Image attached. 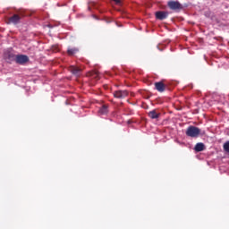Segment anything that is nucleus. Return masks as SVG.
I'll use <instances>...</instances> for the list:
<instances>
[{"label":"nucleus","mask_w":229,"mask_h":229,"mask_svg":"<svg viewBox=\"0 0 229 229\" xmlns=\"http://www.w3.org/2000/svg\"><path fill=\"white\" fill-rule=\"evenodd\" d=\"M167 6L170 8V10H174V12L183 10V5H182V4H180L178 1H169L167 3Z\"/></svg>","instance_id":"2"},{"label":"nucleus","mask_w":229,"mask_h":229,"mask_svg":"<svg viewBox=\"0 0 229 229\" xmlns=\"http://www.w3.org/2000/svg\"><path fill=\"white\" fill-rule=\"evenodd\" d=\"M194 150L197 151V153H199L200 151H204L205 150V144L197 143L194 147Z\"/></svg>","instance_id":"12"},{"label":"nucleus","mask_w":229,"mask_h":229,"mask_svg":"<svg viewBox=\"0 0 229 229\" xmlns=\"http://www.w3.org/2000/svg\"><path fill=\"white\" fill-rule=\"evenodd\" d=\"M15 62L20 65H24V64H28V62H30V57H28V55H17Z\"/></svg>","instance_id":"3"},{"label":"nucleus","mask_w":229,"mask_h":229,"mask_svg":"<svg viewBox=\"0 0 229 229\" xmlns=\"http://www.w3.org/2000/svg\"><path fill=\"white\" fill-rule=\"evenodd\" d=\"M70 72L73 74L74 76H81V68H79L78 66H71L69 69Z\"/></svg>","instance_id":"8"},{"label":"nucleus","mask_w":229,"mask_h":229,"mask_svg":"<svg viewBox=\"0 0 229 229\" xmlns=\"http://www.w3.org/2000/svg\"><path fill=\"white\" fill-rule=\"evenodd\" d=\"M17 58V55H15V54L12 53V52H5L4 53V59L7 62H15Z\"/></svg>","instance_id":"7"},{"label":"nucleus","mask_w":229,"mask_h":229,"mask_svg":"<svg viewBox=\"0 0 229 229\" xmlns=\"http://www.w3.org/2000/svg\"><path fill=\"white\" fill-rule=\"evenodd\" d=\"M169 15V13L165 11H158L156 13V19H158L159 21H164V19H167Z\"/></svg>","instance_id":"6"},{"label":"nucleus","mask_w":229,"mask_h":229,"mask_svg":"<svg viewBox=\"0 0 229 229\" xmlns=\"http://www.w3.org/2000/svg\"><path fill=\"white\" fill-rule=\"evenodd\" d=\"M155 89L157 92H165V84L163 81L155 82Z\"/></svg>","instance_id":"9"},{"label":"nucleus","mask_w":229,"mask_h":229,"mask_svg":"<svg viewBox=\"0 0 229 229\" xmlns=\"http://www.w3.org/2000/svg\"><path fill=\"white\" fill-rule=\"evenodd\" d=\"M89 75L91 76V78H93V80H99V72H96V71H93L89 73Z\"/></svg>","instance_id":"14"},{"label":"nucleus","mask_w":229,"mask_h":229,"mask_svg":"<svg viewBox=\"0 0 229 229\" xmlns=\"http://www.w3.org/2000/svg\"><path fill=\"white\" fill-rule=\"evenodd\" d=\"M148 117H150V119H158V117H160V113H157V110L154 109L148 112Z\"/></svg>","instance_id":"11"},{"label":"nucleus","mask_w":229,"mask_h":229,"mask_svg":"<svg viewBox=\"0 0 229 229\" xmlns=\"http://www.w3.org/2000/svg\"><path fill=\"white\" fill-rule=\"evenodd\" d=\"M78 51H79V49L77 47L68 48L67 54L69 55V56H72V55H76V53H78Z\"/></svg>","instance_id":"13"},{"label":"nucleus","mask_w":229,"mask_h":229,"mask_svg":"<svg viewBox=\"0 0 229 229\" xmlns=\"http://www.w3.org/2000/svg\"><path fill=\"white\" fill-rule=\"evenodd\" d=\"M128 96V90H117L114 92V97L117 99H124V98H127Z\"/></svg>","instance_id":"4"},{"label":"nucleus","mask_w":229,"mask_h":229,"mask_svg":"<svg viewBox=\"0 0 229 229\" xmlns=\"http://www.w3.org/2000/svg\"><path fill=\"white\" fill-rule=\"evenodd\" d=\"M200 133L201 130L194 125L189 126L186 130L187 137H191V139H197V137H199Z\"/></svg>","instance_id":"1"},{"label":"nucleus","mask_w":229,"mask_h":229,"mask_svg":"<svg viewBox=\"0 0 229 229\" xmlns=\"http://www.w3.org/2000/svg\"><path fill=\"white\" fill-rule=\"evenodd\" d=\"M114 3H115V4H117L118 6H121V4H123V3H122V0H113Z\"/></svg>","instance_id":"16"},{"label":"nucleus","mask_w":229,"mask_h":229,"mask_svg":"<svg viewBox=\"0 0 229 229\" xmlns=\"http://www.w3.org/2000/svg\"><path fill=\"white\" fill-rule=\"evenodd\" d=\"M224 151H225V153H229V141H226L225 143H224Z\"/></svg>","instance_id":"15"},{"label":"nucleus","mask_w":229,"mask_h":229,"mask_svg":"<svg viewBox=\"0 0 229 229\" xmlns=\"http://www.w3.org/2000/svg\"><path fill=\"white\" fill-rule=\"evenodd\" d=\"M21 18L22 14H13L12 17L9 18V24H19Z\"/></svg>","instance_id":"5"},{"label":"nucleus","mask_w":229,"mask_h":229,"mask_svg":"<svg viewBox=\"0 0 229 229\" xmlns=\"http://www.w3.org/2000/svg\"><path fill=\"white\" fill-rule=\"evenodd\" d=\"M98 114H100V115H106V114H108V105H102L98 110Z\"/></svg>","instance_id":"10"}]
</instances>
